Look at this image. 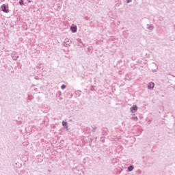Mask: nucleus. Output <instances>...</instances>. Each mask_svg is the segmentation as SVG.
I'll return each mask as SVG.
<instances>
[{
  "instance_id": "1a4fd4ad",
  "label": "nucleus",
  "mask_w": 175,
  "mask_h": 175,
  "mask_svg": "<svg viewBox=\"0 0 175 175\" xmlns=\"http://www.w3.org/2000/svg\"><path fill=\"white\" fill-rule=\"evenodd\" d=\"M62 125H63V126H66V128H68V122H67L63 121Z\"/></svg>"
},
{
  "instance_id": "9b49d317",
  "label": "nucleus",
  "mask_w": 175,
  "mask_h": 175,
  "mask_svg": "<svg viewBox=\"0 0 175 175\" xmlns=\"http://www.w3.org/2000/svg\"><path fill=\"white\" fill-rule=\"evenodd\" d=\"M152 64H154L157 66V69L156 70H152V72H157V70H158V65H157L155 62H153Z\"/></svg>"
},
{
  "instance_id": "f257e3e1",
  "label": "nucleus",
  "mask_w": 175,
  "mask_h": 175,
  "mask_svg": "<svg viewBox=\"0 0 175 175\" xmlns=\"http://www.w3.org/2000/svg\"><path fill=\"white\" fill-rule=\"evenodd\" d=\"M70 44H72V42L69 38H66L64 40V46L65 47H70Z\"/></svg>"
},
{
  "instance_id": "4468645a",
  "label": "nucleus",
  "mask_w": 175,
  "mask_h": 175,
  "mask_svg": "<svg viewBox=\"0 0 175 175\" xmlns=\"http://www.w3.org/2000/svg\"><path fill=\"white\" fill-rule=\"evenodd\" d=\"M133 0H126V3H131V2H132Z\"/></svg>"
},
{
  "instance_id": "6e6552de",
  "label": "nucleus",
  "mask_w": 175,
  "mask_h": 175,
  "mask_svg": "<svg viewBox=\"0 0 175 175\" xmlns=\"http://www.w3.org/2000/svg\"><path fill=\"white\" fill-rule=\"evenodd\" d=\"M128 172H132V170H133L134 167L133 165H130L129 167H128Z\"/></svg>"
},
{
  "instance_id": "20e7f679",
  "label": "nucleus",
  "mask_w": 175,
  "mask_h": 175,
  "mask_svg": "<svg viewBox=\"0 0 175 175\" xmlns=\"http://www.w3.org/2000/svg\"><path fill=\"white\" fill-rule=\"evenodd\" d=\"M155 86V83L154 82H150L148 84V90H154V87Z\"/></svg>"
},
{
  "instance_id": "dca6fc26",
  "label": "nucleus",
  "mask_w": 175,
  "mask_h": 175,
  "mask_svg": "<svg viewBox=\"0 0 175 175\" xmlns=\"http://www.w3.org/2000/svg\"><path fill=\"white\" fill-rule=\"evenodd\" d=\"M17 58H18V56H17V57L16 59H17Z\"/></svg>"
},
{
  "instance_id": "9d476101",
  "label": "nucleus",
  "mask_w": 175,
  "mask_h": 175,
  "mask_svg": "<svg viewBox=\"0 0 175 175\" xmlns=\"http://www.w3.org/2000/svg\"><path fill=\"white\" fill-rule=\"evenodd\" d=\"M19 4L21 5V6H23V5H24V1L23 0H20L19 1Z\"/></svg>"
},
{
  "instance_id": "2eb2a0df",
  "label": "nucleus",
  "mask_w": 175,
  "mask_h": 175,
  "mask_svg": "<svg viewBox=\"0 0 175 175\" xmlns=\"http://www.w3.org/2000/svg\"><path fill=\"white\" fill-rule=\"evenodd\" d=\"M101 141L103 142V143H105V139H103L101 138Z\"/></svg>"
},
{
  "instance_id": "423d86ee",
  "label": "nucleus",
  "mask_w": 175,
  "mask_h": 175,
  "mask_svg": "<svg viewBox=\"0 0 175 175\" xmlns=\"http://www.w3.org/2000/svg\"><path fill=\"white\" fill-rule=\"evenodd\" d=\"M70 29H71L72 32H73V33H75V32H77V26H71Z\"/></svg>"
},
{
  "instance_id": "f8f14e48",
  "label": "nucleus",
  "mask_w": 175,
  "mask_h": 175,
  "mask_svg": "<svg viewBox=\"0 0 175 175\" xmlns=\"http://www.w3.org/2000/svg\"><path fill=\"white\" fill-rule=\"evenodd\" d=\"M65 88H66V85H62L61 86V89H62V90H65Z\"/></svg>"
},
{
  "instance_id": "a211bd4d",
  "label": "nucleus",
  "mask_w": 175,
  "mask_h": 175,
  "mask_svg": "<svg viewBox=\"0 0 175 175\" xmlns=\"http://www.w3.org/2000/svg\"><path fill=\"white\" fill-rule=\"evenodd\" d=\"M21 124V122H19V124Z\"/></svg>"
},
{
  "instance_id": "0eeeda50",
  "label": "nucleus",
  "mask_w": 175,
  "mask_h": 175,
  "mask_svg": "<svg viewBox=\"0 0 175 175\" xmlns=\"http://www.w3.org/2000/svg\"><path fill=\"white\" fill-rule=\"evenodd\" d=\"M132 120H133V121H137V120H139L138 118H137V116H136V115L135 114H134L133 116H132Z\"/></svg>"
},
{
  "instance_id": "ddd939ff",
  "label": "nucleus",
  "mask_w": 175,
  "mask_h": 175,
  "mask_svg": "<svg viewBox=\"0 0 175 175\" xmlns=\"http://www.w3.org/2000/svg\"><path fill=\"white\" fill-rule=\"evenodd\" d=\"M96 131V126H92V132H95Z\"/></svg>"
},
{
  "instance_id": "f3484780",
  "label": "nucleus",
  "mask_w": 175,
  "mask_h": 175,
  "mask_svg": "<svg viewBox=\"0 0 175 175\" xmlns=\"http://www.w3.org/2000/svg\"><path fill=\"white\" fill-rule=\"evenodd\" d=\"M172 77H175V75H172Z\"/></svg>"
},
{
  "instance_id": "39448f33",
  "label": "nucleus",
  "mask_w": 175,
  "mask_h": 175,
  "mask_svg": "<svg viewBox=\"0 0 175 175\" xmlns=\"http://www.w3.org/2000/svg\"><path fill=\"white\" fill-rule=\"evenodd\" d=\"M146 28L147 29H148L149 31H154V25L152 24H147L146 25Z\"/></svg>"
},
{
  "instance_id": "7ed1b4c3",
  "label": "nucleus",
  "mask_w": 175,
  "mask_h": 175,
  "mask_svg": "<svg viewBox=\"0 0 175 175\" xmlns=\"http://www.w3.org/2000/svg\"><path fill=\"white\" fill-rule=\"evenodd\" d=\"M130 110L131 113H136L137 111V105H133L131 108Z\"/></svg>"
},
{
  "instance_id": "f03ea898",
  "label": "nucleus",
  "mask_w": 175,
  "mask_h": 175,
  "mask_svg": "<svg viewBox=\"0 0 175 175\" xmlns=\"http://www.w3.org/2000/svg\"><path fill=\"white\" fill-rule=\"evenodd\" d=\"M1 9L2 12H3L4 13H9V10L6 9V5L5 4H3L1 6Z\"/></svg>"
}]
</instances>
